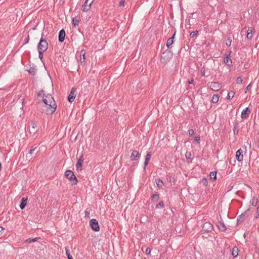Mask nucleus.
Segmentation results:
<instances>
[{"label":"nucleus","instance_id":"de8ad7c7","mask_svg":"<svg viewBox=\"0 0 259 259\" xmlns=\"http://www.w3.org/2000/svg\"><path fill=\"white\" fill-rule=\"evenodd\" d=\"M231 41H232L231 39L230 38H228L227 41H226V45L228 46H230L231 45Z\"/></svg>","mask_w":259,"mask_h":259},{"label":"nucleus","instance_id":"37998d69","mask_svg":"<svg viewBox=\"0 0 259 259\" xmlns=\"http://www.w3.org/2000/svg\"><path fill=\"white\" fill-rule=\"evenodd\" d=\"M201 75L203 76H208V75H205V67L203 66L201 69Z\"/></svg>","mask_w":259,"mask_h":259},{"label":"nucleus","instance_id":"09e8293b","mask_svg":"<svg viewBox=\"0 0 259 259\" xmlns=\"http://www.w3.org/2000/svg\"><path fill=\"white\" fill-rule=\"evenodd\" d=\"M151 252V249L149 247H147L146 248V250L145 251V252L146 253V254H149Z\"/></svg>","mask_w":259,"mask_h":259},{"label":"nucleus","instance_id":"412c9836","mask_svg":"<svg viewBox=\"0 0 259 259\" xmlns=\"http://www.w3.org/2000/svg\"><path fill=\"white\" fill-rule=\"evenodd\" d=\"M151 157V153L150 152H148L145 156V160L144 166V169L146 168V166L148 164Z\"/></svg>","mask_w":259,"mask_h":259},{"label":"nucleus","instance_id":"c85d7f7f","mask_svg":"<svg viewBox=\"0 0 259 259\" xmlns=\"http://www.w3.org/2000/svg\"><path fill=\"white\" fill-rule=\"evenodd\" d=\"M155 182L157 186L159 188H161L163 185V183L162 181L160 179H156L155 180Z\"/></svg>","mask_w":259,"mask_h":259},{"label":"nucleus","instance_id":"e433bc0d","mask_svg":"<svg viewBox=\"0 0 259 259\" xmlns=\"http://www.w3.org/2000/svg\"><path fill=\"white\" fill-rule=\"evenodd\" d=\"M200 183L203 184L204 186H206L208 183L207 180L205 178H203L200 181Z\"/></svg>","mask_w":259,"mask_h":259},{"label":"nucleus","instance_id":"4468645a","mask_svg":"<svg viewBox=\"0 0 259 259\" xmlns=\"http://www.w3.org/2000/svg\"><path fill=\"white\" fill-rule=\"evenodd\" d=\"M216 225L219 230L223 232H225L226 231L227 227L225 226L224 222L222 221H219L217 223Z\"/></svg>","mask_w":259,"mask_h":259},{"label":"nucleus","instance_id":"b1692460","mask_svg":"<svg viewBox=\"0 0 259 259\" xmlns=\"http://www.w3.org/2000/svg\"><path fill=\"white\" fill-rule=\"evenodd\" d=\"M83 160H78L76 164V168L77 171L81 170L82 169V162Z\"/></svg>","mask_w":259,"mask_h":259},{"label":"nucleus","instance_id":"bf43d9fd","mask_svg":"<svg viewBox=\"0 0 259 259\" xmlns=\"http://www.w3.org/2000/svg\"><path fill=\"white\" fill-rule=\"evenodd\" d=\"M3 230V227L0 226V232L2 231Z\"/></svg>","mask_w":259,"mask_h":259},{"label":"nucleus","instance_id":"f8f14e48","mask_svg":"<svg viewBox=\"0 0 259 259\" xmlns=\"http://www.w3.org/2000/svg\"><path fill=\"white\" fill-rule=\"evenodd\" d=\"M250 113V110L248 107L245 108L241 112V117L242 119L247 118L249 114Z\"/></svg>","mask_w":259,"mask_h":259},{"label":"nucleus","instance_id":"6e6552de","mask_svg":"<svg viewBox=\"0 0 259 259\" xmlns=\"http://www.w3.org/2000/svg\"><path fill=\"white\" fill-rule=\"evenodd\" d=\"M94 0H86L82 6V11L87 12L91 8V6L94 2Z\"/></svg>","mask_w":259,"mask_h":259},{"label":"nucleus","instance_id":"aec40b11","mask_svg":"<svg viewBox=\"0 0 259 259\" xmlns=\"http://www.w3.org/2000/svg\"><path fill=\"white\" fill-rule=\"evenodd\" d=\"M41 240V238L40 237H35V238H30L27 239L25 240V243H29L34 242L35 241H37V242H40Z\"/></svg>","mask_w":259,"mask_h":259},{"label":"nucleus","instance_id":"7c9ffc66","mask_svg":"<svg viewBox=\"0 0 259 259\" xmlns=\"http://www.w3.org/2000/svg\"><path fill=\"white\" fill-rule=\"evenodd\" d=\"M27 71L30 74L34 75L36 72V69L34 67H30Z\"/></svg>","mask_w":259,"mask_h":259},{"label":"nucleus","instance_id":"9d476101","mask_svg":"<svg viewBox=\"0 0 259 259\" xmlns=\"http://www.w3.org/2000/svg\"><path fill=\"white\" fill-rule=\"evenodd\" d=\"M75 92L76 89L74 88H72L71 90L70 93L69 94L68 97V100L69 102L71 103L74 100L76 96Z\"/></svg>","mask_w":259,"mask_h":259},{"label":"nucleus","instance_id":"f03ea898","mask_svg":"<svg viewBox=\"0 0 259 259\" xmlns=\"http://www.w3.org/2000/svg\"><path fill=\"white\" fill-rule=\"evenodd\" d=\"M173 54L170 50H166L161 56V61L163 64H166L172 58Z\"/></svg>","mask_w":259,"mask_h":259},{"label":"nucleus","instance_id":"a878e982","mask_svg":"<svg viewBox=\"0 0 259 259\" xmlns=\"http://www.w3.org/2000/svg\"><path fill=\"white\" fill-rule=\"evenodd\" d=\"M159 199V193L156 192L151 196V200L153 202L157 201Z\"/></svg>","mask_w":259,"mask_h":259},{"label":"nucleus","instance_id":"3c124183","mask_svg":"<svg viewBox=\"0 0 259 259\" xmlns=\"http://www.w3.org/2000/svg\"><path fill=\"white\" fill-rule=\"evenodd\" d=\"M124 2H125V0H121L119 3V6L120 7L124 6Z\"/></svg>","mask_w":259,"mask_h":259},{"label":"nucleus","instance_id":"5701e85b","mask_svg":"<svg viewBox=\"0 0 259 259\" xmlns=\"http://www.w3.org/2000/svg\"><path fill=\"white\" fill-rule=\"evenodd\" d=\"M252 36H253L252 28L251 27H248V28L247 30L246 37L248 39H251L252 38Z\"/></svg>","mask_w":259,"mask_h":259},{"label":"nucleus","instance_id":"a211bd4d","mask_svg":"<svg viewBox=\"0 0 259 259\" xmlns=\"http://www.w3.org/2000/svg\"><path fill=\"white\" fill-rule=\"evenodd\" d=\"M175 33L171 37L169 38L167 40L166 46L168 49H170L171 48V46L174 41V39L175 38Z\"/></svg>","mask_w":259,"mask_h":259},{"label":"nucleus","instance_id":"f257e3e1","mask_svg":"<svg viewBox=\"0 0 259 259\" xmlns=\"http://www.w3.org/2000/svg\"><path fill=\"white\" fill-rule=\"evenodd\" d=\"M43 102L45 104L47 114H52L56 110L57 105L53 97L50 94L43 96Z\"/></svg>","mask_w":259,"mask_h":259},{"label":"nucleus","instance_id":"423d86ee","mask_svg":"<svg viewBox=\"0 0 259 259\" xmlns=\"http://www.w3.org/2000/svg\"><path fill=\"white\" fill-rule=\"evenodd\" d=\"M28 129H29V133L34 136L38 130L37 123L35 121H32L30 125H28Z\"/></svg>","mask_w":259,"mask_h":259},{"label":"nucleus","instance_id":"5fc2aeb1","mask_svg":"<svg viewBox=\"0 0 259 259\" xmlns=\"http://www.w3.org/2000/svg\"><path fill=\"white\" fill-rule=\"evenodd\" d=\"M35 149H36V147H35L33 149H31L29 152V153L31 154L33 153V152L35 150Z\"/></svg>","mask_w":259,"mask_h":259},{"label":"nucleus","instance_id":"49530a36","mask_svg":"<svg viewBox=\"0 0 259 259\" xmlns=\"http://www.w3.org/2000/svg\"><path fill=\"white\" fill-rule=\"evenodd\" d=\"M44 91H43V90H41L40 91H39V92L38 93V94H37V96H39V97H40V96H42V97H43V96H45V95H44Z\"/></svg>","mask_w":259,"mask_h":259},{"label":"nucleus","instance_id":"a19ab883","mask_svg":"<svg viewBox=\"0 0 259 259\" xmlns=\"http://www.w3.org/2000/svg\"><path fill=\"white\" fill-rule=\"evenodd\" d=\"M38 51V57L39 58L42 60V58H43V53L45 52V51Z\"/></svg>","mask_w":259,"mask_h":259},{"label":"nucleus","instance_id":"6ab92c4d","mask_svg":"<svg viewBox=\"0 0 259 259\" xmlns=\"http://www.w3.org/2000/svg\"><path fill=\"white\" fill-rule=\"evenodd\" d=\"M27 202V197H23L22 198L21 200V203L20 204V208L21 209H23L25 207Z\"/></svg>","mask_w":259,"mask_h":259},{"label":"nucleus","instance_id":"c03bdc74","mask_svg":"<svg viewBox=\"0 0 259 259\" xmlns=\"http://www.w3.org/2000/svg\"><path fill=\"white\" fill-rule=\"evenodd\" d=\"M242 82V77L240 76L238 77L236 79V83L240 84V83H241Z\"/></svg>","mask_w":259,"mask_h":259},{"label":"nucleus","instance_id":"1a4fd4ad","mask_svg":"<svg viewBox=\"0 0 259 259\" xmlns=\"http://www.w3.org/2000/svg\"><path fill=\"white\" fill-rule=\"evenodd\" d=\"M202 230L206 232H210L213 230V226L209 222H205L202 225Z\"/></svg>","mask_w":259,"mask_h":259},{"label":"nucleus","instance_id":"ea45409f","mask_svg":"<svg viewBox=\"0 0 259 259\" xmlns=\"http://www.w3.org/2000/svg\"><path fill=\"white\" fill-rule=\"evenodd\" d=\"M198 33V31L196 30L194 31H192L190 33V35L191 37H193L195 36H196Z\"/></svg>","mask_w":259,"mask_h":259},{"label":"nucleus","instance_id":"dca6fc26","mask_svg":"<svg viewBox=\"0 0 259 259\" xmlns=\"http://www.w3.org/2000/svg\"><path fill=\"white\" fill-rule=\"evenodd\" d=\"M236 158L239 161H242L243 159L242 150L241 149L238 150L236 153Z\"/></svg>","mask_w":259,"mask_h":259},{"label":"nucleus","instance_id":"052dcab7","mask_svg":"<svg viewBox=\"0 0 259 259\" xmlns=\"http://www.w3.org/2000/svg\"><path fill=\"white\" fill-rule=\"evenodd\" d=\"M1 168H2V164H1V163L0 162V170L1 169Z\"/></svg>","mask_w":259,"mask_h":259},{"label":"nucleus","instance_id":"13d9d810","mask_svg":"<svg viewBox=\"0 0 259 259\" xmlns=\"http://www.w3.org/2000/svg\"><path fill=\"white\" fill-rule=\"evenodd\" d=\"M78 160H83L82 155L80 156Z\"/></svg>","mask_w":259,"mask_h":259},{"label":"nucleus","instance_id":"f704fd0d","mask_svg":"<svg viewBox=\"0 0 259 259\" xmlns=\"http://www.w3.org/2000/svg\"><path fill=\"white\" fill-rule=\"evenodd\" d=\"M79 22V20L78 19H76L75 18H73L72 19V24L74 27H76L78 25V23Z\"/></svg>","mask_w":259,"mask_h":259},{"label":"nucleus","instance_id":"cd10ccee","mask_svg":"<svg viewBox=\"0 0 259 259\" xmlns=\"http://www.w3.org/2000/svg\"><path fill=\"white\" fill-rule=\"evenodd\" d=\"M209 176L211 180L212 181L215 180L217 179V171H211L210 173Z\"/></svg>","mask_w":259,"mask_h":259},{"label":"nucleus","instance_id":"2eb2a0df","mask_svg":"<svg viewBox=\"0 0 259 259\" xmlns=\"http://www.w3.org/2000/svg\"><path fill=\"white\" fill-rule=\"evenodd\" d=\"M140 156V154L137 150H134L131 155V160L132 161L136 160Z\"/></svg>","mask_w":259,"mask_h":259},{"label":"nucleus","instance_id":"2f4dec72","mask_svg":"<svg viewBox=\"0 0 259 259\" xmlns=\"http://www.w3.org/2000/svg\"><path fill=\"white\" fill-rule=\"evenodd\" d=\"M257 202H258V200L255 197H253L252 200L250 201V203L251 204V205L252 206H254L256 205Z\"/></svg>","mask_w":259,"mask_h":259},{"label":"nucleus","instance_id":"864d4df0","mask_svg":"<svg viewBox=\"0 0 259 259\" xmlns=\"http://www.w3.org/2000/svg\"><path fill=\"white\" fill-rule=\"evenodd\" d=\"M255 218H259V207L257 208V212H256V215L255 216Z\"/></svg>","mask_w":259,"mask_h":259},{"label":"nucleus","instance_id":"7ed1b4c3","mask_svg":"<svg viewBox=\"0 0 259 259\" xmlns=\"http://www.w3.org/2000/svg\"><path fill=\"white\" fill-rule=\"evenodd\" d=\"M65 176L71 182L72 185H76L78 180L72 171L67 170L65 172Z\"/></svg>","mask_w":259,"mask_h":259},{"label":"nucleus","instance_id":"4c0bfd02","mask_svg":"<svg viewBox=\"0 0 259 259\" xmlns=\"http://www.w3.org/2000/svg\"><path fill=\"white\" fill-rule=\"evenodd\" d=\"M185 157L187 160L191 159V153L190 152L187 151L185 154Z\"/></svg>","mask_w":259,"mask_h":259},{"label":"nucleus","instance_id":"c756f323","mask_svg":"<svg viewBox=\"0 0 259 259\" xmlns=\"http://www.w3.org/2000/svg\"><path fill=\"white\" fill-rule=\"evenodd\" d=\"M219 96L218 95H213L212 97L211 101L213 103H217L219 101Z\"/></svg>","mask_w":259,"mask_h":259},{"label":"nucleus","instance_id":"6e6d98bb","mask_svg":"<svg viewBox=\"0 0 259 259\" xmlns=\"http://www.w3.org/2000/svg\"><path fill=\"white\" fill-rule=\"evenodd\" d=\"M251 85V84L250 83L245 89V92L246 93L249 89Z\"/></svg>","mask_w":259,"mask_h":259},{"label":"nucleus","instance_id":"79ce46f5","mask_svg":"<svg viewBox=\"0 0 259 259\" xmlns=\"http://www.w3.org/2000/svg\"><path fill=\"white\" fill-rule=\"evenodd\" d=\"M86 219H90V211H88V210H85V217H84Z\"/></svg>","mask_w":259,"mask_h":259},{"label":"nucleus","instance_id":"72a5a7b5","mask_svg":"<svg viewBox=\"0 0 259 259\" xmlns=\"http://www.w3.org/2000/svg\"><path fill=\"white\" fill-rule=\"evenodd\" d=\"M234 95H235V93L233 91H230L228 94L227 99H230L233 98V97L234 96Z\"/></svg>","mask_w":259,"mask_h":259},{"label":"nucleus","instance_id":"58836bf2","mask_svg":"<svg viewBox=\"0 0 259 259\" xmlns=\"http://www.w3.org/2000/svg\"><path fill=\"white\" fill-rule=\"evenodd\" d=\"M83 52V50L81 51V54L80 55L82 56V58L81 57V59H80L81 62H84L85 60V52H83V53H82Z\"/></svg>","mask_w":259,"mask_h":259},{"label":"nucleus","instance_id":"20e7f679","mask_svg":"<svg viewBox=\"0 0 259 259\" xmlns=\"http://www.w3.org/2000/svg\"><path fill=\"white\" fill-rule=\"evenodd\" d=\"M251 215L250 208H249L246 210L243 213L238 216L237 221L238 224L243 223L245 220L247 219Z\"/></svg>","mask_w":259,"mask_h":259},{"label":"nucleus","instance_id":"8fccbe9b","mask_svg":"<svg viewBox=\"0 0 259 259\" xmlns=\"http://www.w3.org/2000/svg\"><path fill=\"white\" fill-rule=\"evenodd\" d=\"M194 130L193 129H190L189 131H188V133H189V136H192L193 134H194Z\"/></svg>","mask_w":259,"mask_h":259},{"label":"nucleus","instance_id":"f3484780","mask_svg":"<svg viewBox=\"0 0 259 259\" xmlns=\"http://www.w3.org/2000/svg\"><path fill=\"white\" fill-rule=\"evenodd\" d=\"M230 54H231V52H230L228 54H227L226 57L224 59V63L226 65H227L228 66H230L232 65V61L230 58Z\"/></svg>","mask_w":259,"mask_h":259},{"label":"nucleus","instance_id":"bb28decb","mask_svg":"<svg viewBox=\"0 0 259 259\" xmlns=\"http://www.w3.org/2000/svg\"><path fill=\"white\" fill-rule=\"evenodd\" d=\"M238 248L237 247H234L232 250V254L233 257H236L238 254Z\"/></svg>","mask_w":259,"mask_h":259},{"label":"nucleus","instance_id":"c9c22d12","mask_svg":"<svg viewBox=\"0 0 259 259\" xmlns=\"http://www.w3.org/2000/svg\"><path fill=\"white\" fill-rule=\"evenodd\" d=\"M164 207V203L162 201H160L156 206V208H162Z\"/></svg>","mask_w":259,"mask_h":259},{"label":"nucleus","instance_id":"603ef678","mask_svg":"<svg viewBox=\"0 0 259 259\" xmlns=\"http://www.w3.org/2000/svg\"><path fill=\"white\" fill-rule=\"evenodd\" d=\"M194 140L196 141L197 143H199L200 141V137L199 136H196L194 138Z\"/></svg>","mask_w":259,"mask_h":259},{"label":"nucleus","instance_id":"9b49d317","mask_svg":"<svg viewBox=\"0 0 259 259\" xmlns=\"http://www.w3.org/2000/svg\"><path fill=\"white\" fill-rule=\"evenodd\" d=\"M222 88L221 83L218 82H212L210 84V88L214 91H218Z\"/></svg>","mask_w":259,"mask_h":259},{"label":"nucleus","instance_id":"39448f33","mask_svg":"<svg viewBox=\"0 0 259 259\" xmlns=\"http://www.w3.org/2000/svg\"><path fill=\"white\" fill-rule=\"evenodd\" d=\"M48 48V43L47 41L41 37L37 46L38 51H46Z\"/></svg>","mask_w":259,"mask_h":259},{"label":"nucleus","instance_id":"ddd939ff","mask_svg":"<svg viewBox=\"0 0 259 259\" xmlns=\"http://www.w3.org/2000/svg\"><path fill=\"white\" fill-rule=\"evenodd\" d=\"M66 36V33L65 30L62 29H61L59 32L58 35V40L59 42H63L64 39Z\"/></svg>","mask_w":259,"mask_h":259},{"label":"nucleus","instance_id":"a18cd8bd","mask_svg":"<svg viewBox=\"0 0 259 259\" xmlns=\"http://www.w3.org/2000/svg\"><path fill=\"white\" fill-rule=\"evenodd\" d=\"M29 40V35H28L26 37H25V38L24 39V45H25V44L28 43Z\"/></svg>","mask_w":259,"mask_h":259},{"label":"nucleus","instance_id":"0eeeda50","mask_svg":"<svg viewBox=\"0 0 259 259\" xmlns=\"http://www.w3.org/2000/svg\"><path fill=\"white\" fill-rule=\"evenodd\" d=\"M90 225L92 230L95 231H99L100 230V227L98 224V222L94 219L91 220L90 222Z\"/></svg>","mask_w":259,"mask_h":259},{"label":"nucleus","instance_id":"393cba45","mask_svg":"<svg viewBox=\"0 0 259 259\" xmlns=\"http://www.w3.org/2000/svg\"><path fill=\"white\" fill-rule=\"evenodd\" d=\"M239 124H238V122L237 121H236L234 123V127L233 128V132H234V134L235 135H238V132H239Z\"/></svg>","mask_w":259,"mask_h":259},{"label":"nucleus","instance_id":"473e14b6","mask_svg":"<svg viewBox=\"0 0 259 259\" xmlns=\"http://www.w3.org/2000/svg\"><path fill=\"white\" fill-rule=\"evenodd\" d=\"M66 254L67 256L68 259H73L70 253V251L68 247H65Z\"/></svg>","mask_w":259,"mask_h":259},{"label":"nucleus","instance_id":"4d7b16f0","mask_svg":"<svg viewBox=\"0 0 259 259\" xmlns=\"http://www.w3.org/2000/svg\"><path fill=\"white\" fill-rule=\"evenodd\" d=\"M193 81H194V79H192L191 80L188 81V83L189 84H192Z\"/></svg>","mask_w":259,"mask_h":259},{"label":"nucleus","instance_id":"4be33fe9","mask_svg":"<svg viewBox=\"0 0 259 259\" xmlns=\"http://www.w3.org/2000/svg\"><path fill=\"white\" fill-rule=\"evenodd\" d=\"M203 237H205L207 239L206 241L207 242H214L215 241V238L214 236H211L210 234H206L205 236H203Z\"/></svg>","mask_w":259,"mask_h":259}]
</instances>
